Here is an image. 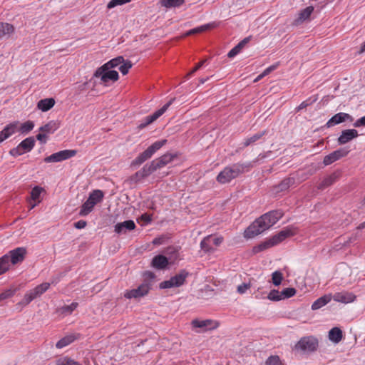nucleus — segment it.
Wrapping results in <instances>:
<instances>
[{"label":"nucleus","instance_id":"1","mask_svg":"<svg viewBox=\"0 0 365 365\" xmlns=\"http://www.w3.org/2000/svg\"><path fill=\"white\" fill-rule=\"evenodd\" d=\"M283 216L279 210L269 211L255 220L244 232V237L251 239L273 226Z\"/></svg>","mask_w":365,"mask_h":365},{"label":"nucleus","instance_id":"2","mask_svg":"<svg viewBox=\"0 0 365 365\" xmlns=\"http://www.w3.org/2000/svg\"><path fill=\"white\" fill-rule=\"evenodd\" d=\"M252 163H237L226 166L216 177L220 184H225L237 178L240 174L250 170L252 168Z\"/></svg>","mask_w":365,"mask_h":365},{"label":"nucleus","instance_id":"3","mask_svg":"<svg viewBox=\"0 0 365 365\" xmlns=\"http://www.w3.org/2000/svg\"><path fill=\"white\" fill-rule=\"evenodd\" d=\"M175 155L172 153H165L158 159L153 160L150 164H146L144 167L136 173L140 175L142 177H146L157 170L162 168L169 163H170Z\"/></svg>","mask_w":365,"mask_h":365},{"label":"nucleus","instance_id":"4","mask_svg":"<svg viewBox=\"0 0 365 365\" xmlns=\"http://www.w3.org/2000/svg\"><path fill=\"white\" fill-rule=\"evenodd\" d=\"M104 194L101 190H95L89 194L87 200L82 205L79 215L86 216L88 215L93 209L94 206L101 202Z\"/></svg>","mask_w":365,"mask_h":365},{"label":"nucleus","instance_id":"5","mask_svg":"<svg viewBox=\"0 0 365 365\" xmlns=\"http://www.w3.org/2000/svg\"><path fill=\"white\" fill-rule=\"evenodd\" d=\"M318 345V340L314 336H304L295 344L294 350L302 354L310 353L316 351Z\"/></svg>","mask_w":365,"mask_h":365},{"label":"nucleus","instance_id":"6","mask_svg":"<svg viewBox=\"0 0 365 365\" xmlns=\"http://www.w3.org/2000/svg\"><path fill=\"white\" fill-rule=\"evenodd\" d=\"M94 77L100 78V83L108 86L110 82H115L118 79V73L104 65L98 68L94 73Z\"/></svg>","mask_w":365,"mask_h":365},{"label":"nucleus","instance_id":"7","mask_svg":"<svg viewBox=\"0 0 365 365\" xmlns=\"http://www.w3.org/2000/svg\"><path fill=\"white\" fill-rule=\"evenodd\" d=\"M167 143V140L163 139L155 141L149 146L144 152L140 153L133 161V165H141L148 159H150L158 150Z\"/></svg>","mask_w":365,"mask_h":365},{"label":"nucleus","instance_id":"8","mask_svg":"<svg viewBox=\"0 0 365 365\" xmlns=\"http://www.w3.org/2000/svg\"><path fill=\"white\" fill-rule=\"evenodd\" d=\"M189 276V272L185 269H182L179 273L173 277H171L168 280H165L160 283V289H170L174 287H180L184 284L187 277Z\"/></svg>","mask_w":365,"mask_h":365},{"label":"nucleus","instance_id":"9","mask_svg":"<svg viewBox=\"0 0 365 365\" xmlns=\"http://www.w3.org/2000/svg\"><path fill=\"white\" fill-rule=\"evenodd\" d=\"M224 240L222 236L207 235L200 242V249L205 253H213L215 249L213 245L218 247Z\"/></svg>","mask_w":365,"mask_h":365},{"label":"nucleus","instance_id":"10","mask_svg":"<svg viewBox=\"0 0 365 365\" xmlns=\"http://www.w3.org/2000/svg\"><path fill=\"white\" fill-rule=\"evenodd\" d=\"M151 287V282L145 280L137 288L126 291L124 294V297L127 299H138L143 297L148 294Z\"/></svg>","mask_w":365,"mask_h":365},{"label":"nucleus","instance_id":"11","mask_svg":"<svg viewBox=\"0 0 365 365\" xmlns=\"http://www.w3.org/2000/svg\"><path fill=\"white\" fill-rule=\"evenodd\" d=\"M35 143L36 140L34 137L26 138L17 147L10 150L9 153L14 157L21 155L25 153L30 152L34 148Z\"/></svg>","mask_w":365,"mask_h":365},{"label":"nucleus","instance_id":"12","mask_svg":"<svg viewBox=\"0 0 365 365\" xmlns=\"http://www.w3.org/2000/svg\"><path fill=\"white\" fill-rule=\"evenodd\" d=\"M175 98H171L167 103H165L161 108L155 111L152 115L146 116L138 125L139 129H143L148 125L153 123L158 118H160L165 111L168 109V108L173 104L175 101Z\"/></svg>","mask_w":365,"mask_h":365},{"label":"nucleus","instance_id":"13","mask_svg":"<svg viewBox=\"0 0 365 365\" xmlns=\"http://www.w3.org/2000/svg\"><path fill=\"white\" fill-rule=\"evenodd\" d=\"M51 284L49 282H44L36 286L33 289L28 291L23 299V302L25 304H29L36 298L41 296L45 293L50 287Z\"/></svg>","mask_w":365,"mask_h":365},{"label":"nucleus","instance_id":"14","mask_svg":"<svg viewBox=\"0 0 365 365\" xmlns=\"http://www.w3.org/2000/svg\"><path fill=\"white\" fill-rule=\"evenodd\" d=\"M76 150H63L58 151L57 153H54L49 156H47L44 158V162L48 163H57L61 162L63 160L69 159L76 154Z\"/></svg>","mask_w":365,"mask_h":365},{"label":"nucleus","instance_id":"15","mask_svg":"<svg viewBox=\"0 0 365 365\" xmlns=\"http://www.w3.org/2000/svg\"><path fill=\"white\" fill-rule=\"evenodd\" d=\"M193 328H198L197 332H205L208 330L215 329L218 327L219 323L212 319H193L191 322Z\"/></svg>","mask_w":365,"mask_h":365},{"label":"nucleus","instance_id":"16","mask_svg":"<svg viewBox=\"0 0 365 365\" xmlns=\"http://www.w3.org/2000/svg\"><path fill=\"white\" fill-rule=\"evenodd\" d=\"M26 249L24 247H16L6 253L12 265L17 264L24 261L26 255Z\"/></svg>","mask_w":365,"mask_h":365},{"label":"nucleus","instance_id":"17","mask_svg":"<svg viewBox=\"0 0 365 365\" xmlns=\"http://www.w3.org/2000/svg\"><path fill=\"white\" fill-rule=\"evenodd\" d=\"M345 121H353V117L346 113H338L332 116L326 123L327 128L333 127Z\"/></svg>","mask_w":365,"mask_h":365},{"label":"nucleus","instance_id":"18","mask_svg":"<svg viewBox=\"0 0 365 365\" xmlns=\"http://www.w3.org/2000/svg\"><path fill=\"white\" fill-rule=\"evenodd\" d=\"M19 121H14L6 125L4 128L0 132V143L17 132L19 129Z\"/></svg>","mask_w":365,"mask_h":365},{"label":"nucleus","instance_id":"19","mask_svg":"<svg viewBox=\"0 0 365 365\" xmlns=\"http://www.w3.org/2000/svg\"><path fill=\"white\" fill-rule=\"evenodd\" d=\"M349 153V150L341 148L336 150L329 155H326L324 158L323 163L325 165H329L334 162L339 160L340 158L346 156Z\"/></svg>","mask_w":365,"mask_h":365},{"label":"nucleus","instance_id":"20","mask_svg":"<svg viewBox=\"0 0 365 365\" xmlns=\"http://www.w3.org/2000/svg\"><path fill=\"white\" fill-rule=\"evenodd\" d=\"M358 136V131L355 129L344 130L338 138L337 141L339 145H344Z\"/></svg>","mask_w":365,"mask_h":365},{"label":"nucleus","instance_id":"21","mask_svg":"<svg viewBox=\"0 0 365 365\" xmlns=\"http://www.w3.org/2000/svg\"><path fill=\"white\" fill-rule=\"evenodd\" d=\"M332 299L337 302L348 304L353 302L356 299V295L349 292H336L332 295Z\"/></svg>","mask_w":365,"mask_h":365},{"label":"nucleus","instance_id":"22","mask_svg":"<svg viewBox=\"0 0 365 365\" xmlns=\"http://www.w3.org/2000/svg\"><path fill=\"white\" fill-rule=\"evenodd\" d=\"M80 336L81 334L78 333L68 334L57 341L56 347L57 349H63L78 339Z\"/></svg>","mask_w":365,"mask_h":365},{"label":"nucleus","instance_id":"23","mask_svg":"<svg viewBox=\"0 0 365 365\" xmlns=\"http://www.w3.org/2000/svg\"><path fill=\"white\" fill-rule=\"evenodd\" d=\"M114 227L115 232L120 235L126 233L127 231L133 230L135 228V224L133 220H129L117 223Z\"/></svg>","mask_w":365,"mask_h":365},{"label":"nucleus","instance_id":"24","mask_svg":"<svg viewBox=\"0 0 365 365\" xmlns=\"http://www.w3.org/2000/svg\"><path fill=\"white\" fill-rule=\"evenodd\" d=\"M168 264V259L162 255L155 256L151 262L152 267L157 269H164L167 267Z\"/></svg>","mask_w":365,"mask_h":365},{"label":"nucleus","instance_id":"25","mask_svg":"<svg viewBox=\"0 0 365 365\" xmlns=\"http://www.w3.org/2000/svg\"><path fill=\"white\" fill-rule=\"evenodd\" d=\"M331 299H332L331 294H324L322 297L318 298L317 300H315L312 303V310L319 309L320 308L323 307L324 306H325L328 303H329Z\"/></svg>","mask_w":365,"mask_h":365},{"label":"nucleus","instance_id":"26","mask_svg":"<svg viewBox=\"0 0 365 365\" xmlns=\"http://www.w3.org/2000/svg\"><path fill=\"white\" fill-rule=\"evenodd\" d=\"M314 11V7L312 6H309L306 7L305 9L300 11L298 14V17L294 20V24L296 25H299L308 19L311 14Z\"/></svg>","mask_w":365,"mask_h":365},{"label":"nucleus","instance_id":"27","mask_svg":"<svg viewBox=\"0 0 365 365\" xmlns=\"http://www.w3.org/2000/svg\"><path fill=\"white\" fill-rule=\"evenodd\" d=\"M78 307V303L73 302L71 304L64 305L57 309L59 315L64 317L71 315L74 310Z\"/></svg>","mask_w":365,"mask_h":365},{"label":"nucleus","instance_id":"28","mask_svg":"<svg viewBox=\"0 0 365 365\" xmlns=\"http://www.w3.org/2000/svg\"><path fill=\"white\" fill-rule=\"evenodd\" d=\"M291 235V231L282 230L277 235H274L269 240L271 245L273 247L284 241L287 237Z\"/></svg>","mask_w":365,"mask_h":365},{"label":"nucleus","instance_id":"29","mask_svg":"<svg viewBox=\"0 0 365 365\" xmlns=\"http://www.w3.org/2000/svg\"><path fill=\"white\" fill-rule=\"evenodd\" d=\"M217 25V24L215 22H211V23H208V24H206L204 25H201L200 26H197L196 28H194V29H190L188 31H187L185 34V36H190V35L204 32L207 30H209V29L216 27Z\"/></svg>","mask_w":365,"mask_h":365},{"label":"nucleus","instance_id":"30","mask_svg":"<svg viewBox=\"0 0 365 365\" xmlns=\"http://www.w3.org/2000/svg\"><path fill=\"white\" fill-rule=\"evenodd\" d=\"M328 338L331 341L338 344L343 338V332L339 327H334L329 330Z\"/></svg>","mask_w":365,"mask_h":365},{"label":"nucleus","instance_id":"31","mask_svg":"<svg viewBox=\"0 0 365 365\" xmlns=\"http://www.w3.org/2000/svg\"><path fill=\"white\" fill-rule=\"evenodd\" d=\"M59 128V123L55 120H51L48 123L39 128V131L46 134L53 133Z\"/></svg>","mask_w":365,"mask_h":365},{"label":"nucleus","instance_id":"32","mask_svg":"<svg viewBox=\"0 0 365 365\" xmlns=\"http://www.w3.org/2000/svg\"><path fill=\"white\" fill-rule=\"evenodd\" d=\"M54 104L55 101L53 98H44L38 102L37 107L39 110L46 112L50 110Z\"/></svg>","mask_w":365,"mask_h":365},{"label":"nucleus","instance_id":"33","mask_svg":"<svg viewBox=\"0 0 365 365\" xmlns=\"http://www.w3.org/2000/svg\"><path fill=\"white\" fill-rule=\"evenodd\" d=\"M14 31L13 25L9 23H0V39L6 36H9Z\"/></svg>","mask_w":365,"mask_h":365},{"label":"nucleus","instance_id":"34","mask_svg":"<svg viewBox=\"0 0 365 365\" xmlns=\"http://www.w3.org/2000/svg\"><path fill=\"white\" fill-rule=\"evenodd\" d=\"M264 134H265L264 131L259 132V133L254 134L253 135H252L250 137L246 138L245 139H244V140L242 142L243 147H247V146L255 143V142H257V140L261 139L262 137Z\"/></svg>","mask_w":365,"mask_h":365},{"label":"nucleus","instance_id":"35","mask_svg":"<svg viewBox=\"0 0 365 365\" xmlns=\"http://www.w3.org/2000/svg\"><path fill=\"white\" fill-rule=\"evenodd\" d=\"M336 180L335 174L330 175L326 177L319 185L318 189L324 190V188L331 185Z\"/></svg>","mask_w":365,"mask_h":365},{"label":"nucleus","instance_id":"36","mask_svg":"<svg viewBox=\"0 0 365 365\" xmlns=\"http://www.w3.org/2000/svg\"><path fill=\"white\" fill-rule=\"evenodd\" d=\"M11 265L6 254L0 257V275L9 270Z\"/></svg>","mask_w":365,"mask_h":365},{"label":"nucleus","instance_id":"37","mask_svg":"<svg viewBox=\"0 0 365 365\" xmlns=\"http://www.w3.org/2000/svg\"><path fill=\"white\" fill-rule=\"evenodd\" d=\"M34 128V122L31 120H28L24 123L19 125L18 131H19L22 134H26L32 130Z\"/></svg>","mask_w":365,"mask_h":365},{"label":"nucleus","instance_id":"38","mask_svg":"<svg viewBox=\"0 0 365 365\" xmlns=\"http://www.w3.org/2000/svg\"><path fill=\"white\" fill-rule=\"evenodd\" d=\"M56 365H82L79 362L68 357H60L56 361Z\"/></svg>","mask_w":365,"mask_h":365},{"label":"nucleus","instance_id":"39","mask_svg":"<svg viewBox=\"0 0 365 365\" xmlns=\"http://www.w3.org/2000/svg\"><path fill=\"white\" fill-rule=\"evenodd\" d=\"M124 58L122 56H118L117 58H113L110 61L106 63L104 65V68L108 67L110 68H118L120 65V63H123Z\"/></svg>","mask_w":365,"mask_h":365},{"label":"nucleus","instance_id":"40","mask_svg":"<svg viewBox=\"0 0 365 365\" xmlns=\"http://www.w3.org/2000/svg\"><path fill=\"white\" fill-rule=\"evenodd\" d=\"M162 6L166 8L178 7L184 3V0H160Z\"/></svg>","mask_w":365,"mask_h":365},{"label":"nucleus","instance_id":"41","mask_svg":"<svg viewBox=\"0 0 365 365\" xmlns=\"http://www.w3.org/2000/svg\"><path fill=\"white\" fill-rule=\"evenodd\" d=\"M272 247V246L270 244V241H269V240H268L265 242H263L255 246L252 248V252L254 254H257V253L262 252V251H264L268 248H270Z\"/></svg>","mask_w":365,"mask_h":365},{"label":"nucleus","instance_id":"42","mask_svg":"<svg viewBox=\"0 0 365 365\" xmlns=\"http://www.w3.org/2000/svg\"><path fill=\"white\" fill-rule=\"evenodd\" d=\"M294 178H288L284 180H283L279 185H278V190L280 191H284L287 190L291 185H292L294 183Z\"/></svg>","mask_w":365,"mask_h":365},{"label":"nucleus","instance_id":"43","mask_svg":"<svg viewBox=\"0 0 365 365\" xmlns=\"http://www.w3.org/2000/svg\"><path fill=\"white\" fill-rule=\"evenodd\" d=\"M43 189L39 186H35L31 192V198L34 201H37V203L41 202L40 196Z\"/></svg>","mask_w":365,"mask_h":365},{"label":"nucleus","instance_id":"44","mask_svg":"<svg viewBox=\"0 0 365 365\" xmlns=\"http://www.w3.org/2000/svg\"><path fill=\"white\" fill-rule=\"evenodd\" d=\"M317 98L315 96L310 97L307 98V100L302 101L298 107L296 108L297 111H299L307 106L313 104L315 101H317Z\"/></svg>","mask_w":365,"mask_h":365},{"label":"nucleus","instance_id":"45","mask_svg":"<svg viewBox=\"0 0 365 365\" xmlns=\"http://www.w3.org/2000/svg\"><path fill=\"white\" fill-rule=\"evenodd\" d=\"M267 298L271 301H279L282 299V292L276 289H272L269 293Z\"/></svg>","mask_w":365,"mask_h":365},{"label":"nucleus","instance_id":"46","mask_svg":"<svg viewBox=\"0 0 365 365\" xmlns=\"http://www.w3.org/2000/svg\"><path fill=\"white\" fill-rule=\"evenodd\" d=\"M296 294V289L292 287H287L282 291V299H288L293 297Z\"/></svg>","mask_w":365,"mask_h":365},{"label":"nucleus","instance_id":"47","mask_svg":"<svg viewBox=\"0 0 365 365\" xmlns=\"http://www.w3.org/2000/svg\"><path fill=\"white\" fill-rule=\"evenodd\" d=\"M272 282L275 286H278L281 284L283 279L282 274L279 271H275L272 273Z\"/></svg>","mask_w":365,"mask_h":365},{"label":"nucleus","instance_id":"48","mask_svg":"<svg viewBox=\"0 0 365 365\" xmlns=\"http://www.w3.org/2000/svg\"><path fill=\"white\" fill-rule=\"evenodd\" d=\"M131 0H111L108 2L107 8L110 9L117 6L123 5L125 4L130 2Z\"/></svg>","mask_w":365,"mask_h":365},{"label":"nucleus","instance_id":"49","mask_svg":"<svg viewBox=\"0 0 365 365\" xmlns=\"http://www.w3.org/2000/svg\"><path fill=\"white\" fill-rule=\"evenodd\" d=\"M266 365H280L281 361L279 356L277 355H272L267 358V359L265 361Z\"/></svg>","mask_w":365,"mask_h":365},{"label":"nucleus","instance_id":"50","mask_svg":"<svg viewBox=\"0 0 365 365\" xmlns=\"http://www.w3.org/2000/svg\"><path fill=\"white\" fill-rule=\"evenodd\" d=\"M132 64L130 61H123V63H120L118 67V70L121 72L123 75H125L128 73L129 69L131 68Z\"/></svg>","mask_w":365,"mask_h":365},{"label":"nucleus","instance_id":"51","mask_svg":"<svg viewBox=\"0 0 365 365\" xmlns=\"http://www.w3.org/2000/svg\"><path fill=\"white\" fill-rule=\"evenodd\" d=\"M250 287V283H242L237 287V292L242 294L246 292V291Z\"/></svg>","mask_w":365,"mask_h":365},{"label":"nucleus","instance_id":"52","mask_svg":"<svg viewBox=\"0 0 365 365\" xmlns=\"http://www.w3.org/2000/svg\"><path fill=\"white\" fill-rule=\"evenodd\" d=\"M242 50L240 48V46H237V45L232 48L227 53V56L230 58H234L235 56H237L238 53H240Z\"/></svg>","mask_w":365,"mask_h":365},{"label":"nucleus","instance_id":"53","mask_svg":"<svg viewBox=\"0 0 365 365\" xmlns=\"http://www.w3.org/2000/svg\"><path fill=\"white\" fill-rule=\"evenodd\" d=\"M279 65V63H276L274 64L269 66V67H267L266 69L264 70L262 73L264 75V76H267L271 72L276 70L278 68Z\"/></svg>","mask_w":365,"mask_h":365},{"label":"nucleus","instance_id":"54","mask_svg":"<svg viewBox=\"0 0 365 365\" xmlns=\"http://www.w3.org/2000/svg\"><path fill=\"white\" fill-rule=\"evenodd\" d=\"M14 295V292L8 289L0 294V302L8 298L11 297Z\"/></svg>","mask_w":365,"mask_h":365},{"label":"nucleus","instance_id":"55","mask_svg":"<svg viewBox=\"0 0 365 365\" xmlns=\"http://www.w3.org/2000/svg\"><path fill=\"white\" fill-rule=\"evenodd\" d=\"M355 128L365 127V115L357 119L354 123Z\"/></svg>","mask_w":365,"mask_h":365},{"label":"nucleus","instance_id":"56","mask_svg":"<svg viewBox=\"0 0 365 365\" xmlns=\"http://www.w3.org/2000/svg\"><path fill=\"white\" fill-rule=\"evenodd\" d=\"M206 62V60H202L199 62L195 68L187 74V77L192 76L197 70H199Z\"/></svg>","mask_w":365,"mask_h":365},{"label":"nucleus","instance_id":"57","mask_svg":"<svg viewBox=\"0 0 365 365\" xmlns=\"http://www.w3.org/2000/svg\"><path fill=\"white\" fill-rule=\"evenodd\" d=\"M140 220H142L145 225L149 224L152 221V217L150 215L147 213L143 214L140 217Z\"/></svg>","mask_w":365,"mask_h":365},{"label":"nucleus","instance_id":"58","mask_svg":"<svg viewBox=\"0 0 365 365\" xmlns=\"http://www.w3.org/2000/svg\"><path fill=\"white\" fill-rule=\"evenodd\" d=\"M252 38V36H247L243 40H242L240 43L237 44V46H240V48L242 50L245 45L250 42V39Z\"/></svg>","mask_w":365,"mask_h":365},{"label":"nucleus","instance_id":"59","mask_svg":"<svg viewBox=\"0 0 365 365\" xmlns=\"http://www.w3.org/2000/svg\"><path fill=\"white\" fill-rule=\"evenodd\" d=\"M252 38V36H247L243 40H242L240 43L237 44V46H240V48L242 50L245 45L250 42V39Z\"/></svg>","mask_w":365,"mask_h":365},{"label":"nucleus","instance_id":"60","mask_svg":"<svg viewBox=\"0 0 365 365\" xmlns=\"http://www.w3.org/2000/svg\"><path fill=\"white\" fill-rule=\"evenodd\" d=\"M36 139L39 140L41 143H46L47 140L46 134L44 133H40L36 135Z\"/></svg>","mask_w":365,"mask_h":365},{"label":"nucleus","instance_id":"61","mask_svg":"<svg viewBox=\"0 0 365 365\" xmlns=\"http://www.w3.org/2000/svg\"><path fill=\"white\" fill-rule=\"evenodd\" d=\"M87 223L85 220H78L74 223V227L76 229H83L86 226Z\"/></svg>","mask_w":365,"mask_h":365},{"label":"nucleus","instance_id":"62","mask_svg":"<svg viewBox=\"0 0 365 365\" xmlns=\"http://www.w3.org/2000/svg\"><path fill=\"white\" fill-rule=\"evenodd\" d=\"M165 253L167 255H171V254H178V250L175 248V247H168L166 251H165Z\"/></svg>","mask_w":365,"mask_h":365},{"label":"nucleus","instance_id":"63","mask_svg":"<svg viewBox=\"0 0 365 365\" xmlns=\"http://www.w3.org/2000/svg\"><path fill=\"white\" fill-rule=\"evenodd\" d=\"M163 237H156L153 240V245H161L163 243Z\"/></svg>","mask_w":365,"mask_h":365},{"label":"nucleus","instance_id":"64","mask_svg":"<svg viewBox=\"0 0 365 365\" xmlns=\"http://www.w3.org/2000/svg\"><path fill=\"white\" fill-rule=\"evenodd\" d=\"M364 228H365V221H364V222H361V223H360V224L357 226V227H356V229H357V230H363V229H364Z\"/></svg>","mask_w":365,"mask_h":365}]
</instances>
